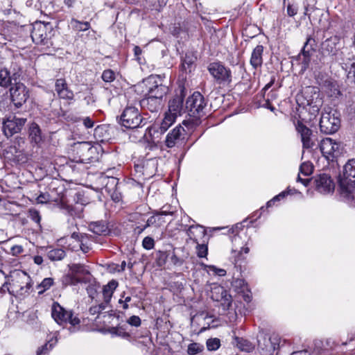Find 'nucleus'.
I'll return each instance as SVG.
<instances>
[{
  "label": "nucleus",
  "instance_id": "nucleus-21",
  "mask_svg": "<svg viewBox=\"0 0 355 355\" xmlns=\"http://www.w3.org/2000/svg\"><path fill=\"white\" fill-rule=\"evenodd\" d=\"M117 286V282H116L115 280H112L107 284L105 285L103 288L102 292L103 302L102 303L107 306L109 308H110V300L112 299L114 291L116 288Z\"/></svg>",
  "mask_w": 355,
  "mask_h": 355
},
{
  "label": "nucleus",
  "instance_id": "nucleus-64",
  "mask_svg": "<svg viewBox=\"0 0 355 355\" xmlns=\"http://www.w3.org/2000/svg\"><path fill=\"white\" fill-rule=\"evenodd\" d=\"M171 260L174 265L180 266L183 263V260L178 258L175 253L171 255Z\"/></svg>",
  "mask_w": 355,
  "mask_h": 355
},
{
  "label": "nucleus",
  "instance_id": "nucleus-3",
  "mask_svg": "<svg viewBox=\"0 0 355 355\" xmlns=\"http://www.w3.org/2000/svg\"><path fill=\"white\" fill-rule=\"evenodd\" d=\"M320 130L326 135L334 134L340 125V120L336 110L325 111L322 113L320 120Z\"/></svg>",
  "mask_w": 355,
  "mask_h": 355
},
{
  "label": "nucleus",
  "instance_id": "nucleus-25",
  "mask_svg": "<svg viewBox=\"0 0 355 355\" xmlns=\"http://www.w3.org/2000/svg\"><path fill=\"white\" fill-rule=\"evenodd\" d=\"M89 230L98 235H105L109 232L107 223L103 220L91 223Z\"/></svg>",
  "mask_w": 355,
  "mask_h": 355
},
{
  "label": "nucleus",
  "instance_id": "nucleus-47",
  "mask_svg": "<svg viewBox=\"0 0 355 355\" xmlns=\"http://www.w3.org/2000/svg\"><path fill=\"white\" fill-rule=\"evenodd\" d=\"M313 166L309 162H304L300 167V171L304 175H309L312 173Z\"/></svg>",
  "mask_w": 355,
  "mask_h": 355
},
{
  "label": "nucleus",
  "instance_id": "nucleus-39",
  "mask_svg": "<svg viewBox=\"0 0 355 355\" xmlns=\"http://www.w3.org/2000/svg\"><path fill=\"white\" fill-rule=\"evenodd\" d=\"M277 97V93L275 91H270L268 95L267 98L264 99V103L262 104V106L266 107L271 111H274L275 110V107L271 105V101L275 99Z\"/></svg>",
  "mask_w": 355,
  "mask_h": 355
},
{
  "label": "nucleus",
  "instance_id": "nucleus-8",
  "mask_svg": "<svg viewBox=\"0 0 355 355\" xmlns=\"http://www.w3.org/2000/svg\"><path fill=\"white\" fill-rule=\"evenodd\" d=\"M185 96L184 88L181 87L178 92L169 100L168 104V112L172 116L177 118L182 114L186 113V103H184V98Z\"/></svg>",
  "mask_w": 355,
  "mask_h": 355
},
{
  "label": "nucleus",
  "instance_id": "nucleus-29",
  "mask_svg": "<svg viewBox=\"0 0 355 355\" xmlns=\"http://www.w3.org/2000/svg\"><path fill=\"white\" fill-rule=\"evenodd\" d=\"M47 257L53 261H60L64 258L66 253L61 248H48L46 252Z\"/></svg>",
  "mask_w": 355,
  "mask_h": 355
},
{
  "label": "nucleus",
  "instance_id": "nucleus-61",
  "mask_svg": "<svg viewBox=\"0 0 355 355\" xmlns=\"http://www.w3.org/2000/svg\"><path fill=\"white\" fill-rule=\"evenodd\" d=\"M50 200L49 195L47 193H41L37 198V202L38 203H46Z\"/></svg>",
  "mask_w": 355,
  "mask_h": 355
},
{
  "label": "nucleus",
  "instance_id": "nucleus-58",
  "mask_svg": "<svg viewBox=\"0 0 355 355\" xmlns=\"http://www.w3.org/2000/svg\"><path fill=\"white\" fill-rule=\"evenodd\" d=\"M24 251V248L21 245H15L10 248V252L14 256H17L21 254Z\"/></svg>",
  "mask_w": 355,
  "mask_h": 355
},
{
  "label": "nucleus",
  "instance_id": "nucleus-17",
  "mask_svg": "<svg viewBox=\"0 0 355 355\" xmlns=\"http://www.w3.org/2000/svg\"><path fill=\"white\" fill-rule=\"evenodd\" d=\"M78 153H80V157L77 162L89 163L92 161V155L96 151V149L90 146L89 143H79L77 146Z\"/></svg>",
  "mask_w": 355,
  "mask_h": 355
},
{
  "label": "nucleus",
  "instance_id": "nucleus-40",
  "mask_svg": "<svg viewBox=\"0 0 355 355\" xmlns=\"http://www.w3.org/2000/svg\"><path fill=\"white\" fill-rule=\"evenodd\" d=\"M108 309L109 307L107 306L101 302L97 305L92 306L89 309V313L92 315H98L102 311H106Z\"/></svg>",
  "mask_w": 355,
  "mask_h": 355
},
{
  "label": "nucleus",
  "instance_id": "nucleus-28",
  "mask_svg": "<svg viewBox=\"0 0 355 355\" xmlns=\"http://www.w3.org/2000/svg\"><path fill=\"white\" fill-rule=\"evenodd\" d=\"M197 58L193 52H187L182 59V67L186 72L191 71V67L196 61Z\"/></svg>",
  "mask_w": 355,
  "mask_h": 355
},
{
  "label": "nucleus",
  "instance_id": "nucleus-13",
  "mask_svg": "<svg viewBox=\"0 0 355 355\" xmlns=\"http://www.w3.org/2000/svg\"><path fill=\"white\" fill-rule=\"evenodd\" d=\"M26 121V119L10 116L3 122V132L7 137H11L19 132Z\"/></svg>",
  "mask_w": 355,
  "mask_h": 355
},
{
  "label": "nucleus",
  "instance_id": "nucleus-7",
  "mask_svg": "<svg viewBox=\"0 0 355 355\" xmlns=\"http://www.w3.org/2000/svg\"><path fill=\"white\" fill-rule=\"evenodd\" d=\"M51 36V28L49 24L37 22L33 25L31 37L37 44L49 45Z\"/></svg>",
  "mask_w": 355,
  "mask_h": 355
},
{
  "label": "nucleus",
  "instance_id": "nucleus-23",
  "mask_svg": "<svg viewBox=\"0 0 355 355\" xmlns=\"http://www.w3.org/2000/svg\"><path fill=\"white\" fill-rule=\"evenodd\" d=\"M263 47L262 45H257L252 51L250 58V64L254 69L261 67L263 63L262 55Z\"/></svg>",
  "mask_w": 355,
  "mask_h": 355
},
{
  "label": "nucleus",
  "instance_id": "nucleus-45",
  "mask_svg": "<svg viewBox=\"0 0 355 355\" xmlns=\"http://www.w3.org/2000/svg\"><path fill=\"white\" fill-rule=\"evenodd\" d=\"M71 270L73 272L80 275H87L89 274V270L81 264H73L71 266Z\"/></svg>",
  "mask_w": 355,
  "mask_h": 355
},
{
  "label": "nucleus",
  "instance_id": "nucleus-32",
  "mask_svg": "<svg viewBox=\"0 0 355 355\" xmlns=\"http://www.w3.org/2000/svg\"><path fill=\"white\" fill-rule=\"evenodd\" d=\"M235 340L236 346L242 351L250 352L254 349L253 344L246 339L236 337Z\"/></svg>",
  "mask_w": 355,
  "mask_h": 355
},
{
  "label": "nucleus",
  "instance_id": "nucleus-48",
  "mask_svg": "<svg viewBox=\"0 0 355 355\" xmlns=\"http://www.w3.org/2000/svg\"><path fill=\"white\" fill-rule=\"evenodd\" d=\"M60 98L63 99L71 100L73 98V93L68 87L64 89L60 90L58 94Z\"/></svg>",
  "mask_w": 355,
  "mask_h": 355
},
{
  "label": "nucleus",
  "instance_id": "nucleus-19",
  "mask_svg": "<svg viewBox=\"0 0 355 355\" xmlns=\"http://www.w3.org/2000/svg\"><path fill=\"white\" fill-rule=\"evenodd\" d=\"M154 84L149 88L148 95L157 98L163 102V97L168 92V87L162 83H158L156 80L153 82Z\"/></svg>",
  "mask_w": 355,
  "mask_h": 355
},
{
  "label": "nucleus",
  "instance_id": "nucleus-16",
  "mask_svg": "<svg viewBox=\"0 0 355 355\" xmlns=\"http://www.w3.org/2000/svg\"><path fill=\"white\" fill-rule=\"evenodd\" d=\"M295 128L297 132L300 135L303 148L307 149L312 148L315 146V141L312 137V130L301 121H297Z\"/></svg>",
  "mask_w": 355,
  "mask_h": 355
},
{
  "label": "nucleus",
  "instance_id": "nucleus-60",
  "mask_svg": "<svg viewBox=\"0 0 355 355\" xmlns=\"http://www.w3.org/2000/svg\"><path fill=\"white\" fill-rule=\"evenodd\" d=\"M53 347V344L49 345V349L48 348V343L38 348L37 350V355H42L46 354L50 349Z\"/></svg>",
  "mask_w": 355,
  "mask_h": 355
},
{
  "label": "nucleus",
  "instance_id": "nucleus-18",
  "mask_svg": "<svg viewBox=\"0 0 355 355\" xmlns=\"http://www.w3.org/2000/svg\"><path fill=\"white\" fill-rule=\"evenodd\" d=\"M176 119L175 116L166 112L164 118L157 129L156 130L155 128H153L150 130V135L155 136V134L158 133L164 134L175 122Z\"/></svg>",
  "mask_w": 355,
  "mask_h": 355
},
{
  "label": "nucleus",
  "instance_id": "nucleus-30",
  "mask_svg": "<svg viewBox=\"0 0 355 355\" xmlns=\"http://www.w3.org/2000/svg\"><path fill=\"white\" fill-rule=\"evenodd\" d=\"M227 291L220 286H216L211 288V297L214 301L219 302L226 296Z\"/></svg>",
  "mask_w": 355,
  "mask_h": 355
},
{
  "label": "nucleus",
  "instance_id": "nucleus-59",
  "mask_svg": "<svg viewBox=\"0 0 355 355\" xmlns=\"http://www.w3.org/2000/svg\"><path fill=\"white\" fill-rule=\"evenodd\" d=\"M320 107L318 105H313L312 103L309 104V113L315 117L317 114L319 112Z\"/></svg>",
  "mask_w": 355,
  "mask_h": 355
},
{
  "label": "nucleus",
  "instance_id": "nucleus-1",
  "mask_svg": "<svg viewBox=\"0 0 355 355\" xmlns=\"http://www.w3.org/2000/svg\"><path fill=\"white\" fill-rule=\"evenodd\" d=\"M340 196L350 206H355V159H351L344 165L343 173L339 175Z\"/></svg>",
  "mask_w": 355,
  "mask_h": 355
},
{
  "label": "nucleus",
  "instance_id": "nucleus-5",
  "mask_svg": "<svg viewBox=\"0 0 355 355\" xmlns=\"http://www.w3.org/2000/svg\"><path fill=\"white\" fill-rule=\"evenodd\" d=\"M319 147L323 156L328 160L333 162L342 152L341 144L329 137L322 139Z\"/></svg>",
  "mask_w": 355,
  "mask_h": 355
},
{
  "label": "nucleus",
  "instance_id": "nucleus-44",
  "mask_svg": "<svg viewBox=\"0 0 355 355\" xmlns=\"http://www.w3.org/2000/svg\"><path fill=\"white\" fill-rule=\"evenodd\" d=\"M80 248L82 250V251L85 253L88 252L89 250L91 249V244L89 243L88 235L83 236V237L80 239Z\"/></svg>",
  "mask_w": 355,
  "mask_h": 355
},
{
  "label": "nucleus",
  "instance_id": "nucleus-43",
  "mask_svg": "<svg viewBox=\"0 0 355 355\" xmlns=\"http://www.w3.org/2000/svg\"><path fill=\"white\" fill-rule=\"evenodd\" d=\"M168 257V254H167L166 252L158 251L156 253L155 258L157 266H163L166 263Z\"/></svg>",
  "mask_w": 355,
  "mask_h": 355
},
{
  "label": "nucleus",
  "instance_id": "nucleus-54",
  "mask_svg": "<svg viewBox=\"0 0 355 355\" xmlns=\"http://www.w3.org/2000/svg\"><path fill=\"white\" fill-rule=\"evenodd\" d=\"M55 87V91H56L57 94H58L60 90H62V89H64L65 88H67V85L65 80L62 79V78L56 80Z\"/></svg>",
  "mask_w": 355,
  "mask_h": 355
},
{
  "label": "nucleus",
  "instance_id": "nucleus-12",
  "mask_svg": "<svg viewBox=\"0 0 355 355\" xmlns=\"http://www.w3.org/2000/svg\"><path fill=\"white\" fill-rule=\"evenodd\" d=\"M186 130L181 125H178L171 130L165 139V144L168 148H173L182 144L184 140Z\"/></svg>",
  "mask_w": 355,
  "mask_h": 355
},
{
  "label": "nucleus",
  "instance_id": "nucleus-41",
  "mask_svg": "<svg viewBox=\"0 0 355 355\" xmlns=\"http://www.w3.org/2000/svg\"><path fill=\"white\" fill-rule=\"evenodd\" d=\"M110 333L123 338H128L130 337L129 333L126 332L125 329L123 327H112L110 329Z\"/></svg>",
  "mask_w": 355,
  "mask_h": 355
},
{
  "label": "nucleus",
  "instance_id": "nucleus-63",
  "mask_svg": "<svg viewBox=\"0 0 355 355\" xmlns=\"http://www.w3.org/2000/svg\"><path fill=\"white\" fill-rule=\"evenodd\" d=\"M83 123L86 128H92L94 126V121L89 116L83 119Z\"/></svg>",
  "mask_w": 355,
  "mask_h": 355
},
{
  "label": "nucleus",
  "instance_id": "nucleus-53",
  "mask_svg": "<svg viewBox=\"0 0 355 355\" xmlns=\"http://www.w3.org/2000/svg\"><path fill=\"white\" fill-rule=\"evenodd\" d=\"M288 193L287 191L281 192L279 194L277 195L272 199H271L267 202V207H272L276 201H279L280 200L283 199L284 198H285L286 196L288 195Z\"/></svg>",
  "mask_w": 355,
  "mask_h": 355
},
{
  "label": "nucleus",
  "instance_id": "nucleus-9",
  "mask_svg": "<svg viewBox=\"0 0 355 355\" xmlns=\"http://www.w3.org/2000/svg\"><path fill=\"white\" fill-rule=\"evenodd\" d=\"M11 100L15 107H20L28 98V90L21 83H17L10 89Z\"/></svg>",
  "mask_w": 355,
  "mask_h": 355
},
{
  "label": "nucleus",
  "instance_id": "nucleus-37",
  "mask_svg": "<svg viewBox=\"0 0 355 355\" xmlns=\"http://www.w3.org/2000/svg\"><path fill=\"white\" fill-rule=\"evenodd\" d=\"M11 83V77L6 69H0V86L8 87Z\"/></svg>",
  "mask_w": 355,
  "mask_h": 355
},
{
  "label": "nucleus",
  "instance_id": "nucleus-52",
  "mask_svg": "<svg viewBox=\"0 0 355 355\" xmlns=\"http://www.w3.org/2000/svg\"><path fill=\"white\" fill-rule=\"evenodd\" d=\"M30 218L37 224H40L41 217L37 210L35 209H31L28 211Z\"/></svg>",
  "mask_w": 355,
  "mask_h": 355
},
{
  "label": "nucleus",
  "instance_id": "nucleus-33",
  "mask_svg": "<svg viewBox=\"0 0 355 355\" xmlns=\"http://www.w3.org/2000/svg\"><path fill=\"white\" fill-rule=\"evenodd\" d=\"M107 127L105 125H98L94 130V137L100 141H103L108 139L109 134L107 132Z\"/></svg>",
  "mask_w": 355,
  "mask_h": 355
},
{
  "label": "nucleus",
  "instance_id": "nucleus-34",
  "mask_svg": "<svg viewBox=\"0 0 355 355\" xmlns=\"http://www.w3.org/2000/svg\"><path fill=\"white\" fill-rule=\"evenodd\" d=\"M219 306L221 308L223 311V314H225L226 311H230L231 309L232 305V298L231 295L228 293L226 294V296L222 299V300L218 302Z\"/></svg>",
  "mask_w": 355,
  "mask_h": 355
},
{
  "label": "nucleus",
  "instance_id": "nucleus-20",
  "mask_svg": "<svg viewBox=\"0 0 355 355\" xmlns=\"http://www.w3.org/2000/svg\"><path fill=\"white\" fill-rule=\"evenodd\" d=\"M141 106L147 108L151 112H158L163 105V102L157 98L148 95V97L142 99L140 102Z\"/></svg>",
  "mask_w": 355,
  "mask_h": 355
},
{
  "label": "nucleus",
  "instance_id": "nucleus-46",
  "mask_svg": "<svg viewBox=\"0 0 355 355\" xmlns=\"http://www.w3.org/2000/svg\"><path fill=\"white\" fill-rule=\"evenodd\" d=\"M102 79L106 83H111L115 80V73L111 69H106L103 72Z\"/></svg>",
  "mask_w": 355,
  "mask_h": 355
},
{
  "label": "nucleus",
  "instance_id": "nucleus-2",
  "mask_svg": "<svg viewBox=\"0 0 355 355\" xmlns=\"http://www.w3.org/2000/svg\"><path fill=\"white\" fill-rule=\"evenodd\" d=\"M207 105L204 96L198 92H194L186 101V110L189 119L184 120L182 123L191 129L200 123V119L205 115L204 109Z\"/></svg>",
  "mask_w": 355,
  "mask_h": 355
},
{
  "label": "nucleus",
  "instance_id": "nucleus-50",
  "mask_svg": "<svg viewBox=\"0 0 355 355\" xmlns=\"http://www.w3.org/2000/svg\"><path fill=\"white\" fill-rule=\"evenodd\" d=\"M196 251L197 255L200 257H206L207 255L208 248L206 245L197 243Z\"/></svg>",
  "mask_w": 355,
  "mask_h": 355
},
{
  "label": "nucleus",
  "instance_id": "nucleus-55",
  "mask_svg": "<svg viewBox=\"0 0 355 355\" xmlns=\"http://www.w3.org/2000/svg\"><path fill=\"white\" fill-rule=\"evenodd\" d=\"M208 268L210 272H212L214 274L217 275L218 276L223 277L226 275V270L222 268H218L214 266H208Z\"/></svg>",
  "mask_w": 355,
  "mask_h": 355
},
{
  "label": "nucleus",
  "instance_id": "nucleus-56",
  "mask_svg": "<svg viewBox=\"0 0 355 355\" xmlns=\"http://www.w3.org/2000/svg\"><path fill=\"white\" fill-rule=\"evenodd\" d=\"M297 6L290 3L287 6L286 12L289 17H294L297 13Z\"/></svg>",
  "mask_w": 355,
  "mask_h": 355
},
{
  "label": "nucleus",
  "instance_id": "nucleus-31",
  "mask_svg": "<svg viewBox=\"0 0 355 355\" xmlns=\"http://www.w3.org/2000/svg\"><path fill=\"white\" fill-rule=\"evenodd\" d=\"M71 28L76 31H85L90 28V24L88 21H80L76 19L71 20Z\"/></svg>",
  "mask_w": 355,
  "mask_h": 355
},
{
  "label": "nucleus",
  "instance_id": "nucleus-35",
  "mask_svg": "<svg viewBox=\"0 0 355 355\" xmlns=\"http://www.w3.org/2000/svg\"><path fill=\"white\" fill-rule=\"evenodd\" d=\"M165 221L161 218L157 212L150 218L146 221V224L144 225V228H147L151 225H155L159 227L163 225Z\"/></svg>",
  "mask_w": 355,
  "mask_h": 355
},
{
  "label": "nucleus",
  "instance_id": "nucleus-42",
  "mask_svg": "<svg viewBox=\"0 0 355 355\" xmlns=\"http://www.w3.org/2000/svg\"><path fill=\"white\" fill-rule=\"evenodd\" d=\"M207 349L209 351H215L220 346V341L218 338H209L206 343Z\"/></svg>",
  "mask_w": 355,
  "mask_h": 355
},
{
  "label": "nucleus",
  "instance_id": "nucleus-62",
  "mask_svg": "<svg viewBox=\"0 0 355 355\" xmlns=\"http://www.w3.org/2000/svg\"><path fill=\"white\" fill-rule=\"evenodd\" d=\"M76 202L78 204H80L81 205H85L88 203L87 200L84 198L83 195L80 193H77L76 195Z\"/></svg>",
  "mask_w": 355,
  "mask_h": 355
},
{
  "label": "nucleus",
  "instance_id": "nucleus-14",
  "mask_svg": "<svg viewBox=\"0 0 355 355\" xmlns=\"http://www.w3.org/2000/svg\"><path fill=\"white\" fill-rule=\"evenodd\" d=\"M316 48L317 44L315 39L311 36H309L306 38V41L304 43V46L302 49V55L303 56L302 63L304 69L309 67L311 61V58L313 55V54L315 53Z\"/></svg>",
  "mask_w": 355,
  "mask_h": 355
},
{
  "label": "nucleus",
  "instance_id": "nucleus-57",
  "mask_svg": "<svg viewBox=\"0 0 355 355\" xmlns=\"http://www.w3.org/2000/svg\"><path fill=\"white\" fill-rule=\"evenodd\" d=\"M128 323L134 327H139L141 324V319L139 316L132 315L128 320Z\"/></svg>",
  "mask_w": 355,
  "mask_h": 355
},
{
  "label": "nucleus",
  "instance_id": "nucleus-26",
  "mask_svg": "<svg viewBox=\"0 0 355 355\" xmlns=\"http://www.w3.org/2000/svg\"><path fill=\"white\" fill-rule=\"evenodd\" d=\"M187 234L191 239L198 243V239L205 235V230L202 226L191 225L187 231Z\"/></svg>",
  "mask_w": 355,
  "mask_h": 355
},
{
  "label": "nucleus",
  "instance_id": "nucleus-15",
  "mask_svg": "<svg viewBox=\"0 0 355 355\" xmlns=\"http://www.w3.org/2000/svg\"><path fill=\"white\" fill-rule=\"evenodd\" d=\"M340 37L332 36L325 40L321 44V52L323 55H336L340 49Z\"/></svg>",
  "mask_w": 355,
  "mask_h": 355
},
{
  "label": "nucleus",
  "instance_id": "nucleus-10",
  "mask_svg": "<svg viewBox=\"0 0 355 355\" xmlns=\"http://www.w3.org/2000/svg\"><path fill=\"white\" fill-rule=\"evenodd\" d=\"M208 70L219 83H230L232 81L231 71L218 62L211 63L208 67Z\"/></svg>",
  "mask_w": 355,
  "mask_h": 355
},
{
  "label": "nucleus",
  "instance_id": "nucleus-51",
  "mask_svg": "<svg viewBox=\"0 0 355 355\" xmlns=\"http://www.w3.org/2000/svg\"><path fill=\"white\" fill-rule=\"evenodd\" d=\"M142 246L146 250H151L155 246V241L152 237L146 236L142 241Z\"/></svg>",
  "mask_w": 355,
  "mask_h": 355
},
{
  "label": "nucleus",
  "instance_id": "nucleus-22",
  "mask_svg": "<svg viewBox=\"0 0 355 355\" xmlns=\"http://www.w3.org/2000/svg\"><path fill=\"white\" fill-rule=\"evenodd\" d=\"M28 280L29 277H27L26 273H22L21 275H19L18 279L12 280V284L15 288H19L21 294H23L24 293L28 292L31 286Z\"/></svg>",
  "mask_w": 355,
  "mask_h": 355
},
{
  "label": "nucleus",
  "instance_id": "nucleus-36",
  "mask_svg": "<svg viewBox=\"0 0 355 355\" xmlns=\"http://www.w3.org/2000/svg\"><path fill=\"white\" fill-rule=\"evenodd\" d=\"M268 341L270 343V346L268 345H264V347H266L269 351H275L278 349L280 343V338L277 334H272L269 337Z\"/></svg>",
  "mask_w": 355,
  "mask_h": 355
},
{
  "label": "nucleus",
  "instance_id": "nucleus-24",
  "mask_svg": "<svg viewBox=\"0 0 355 355\" xmlns=\"http://www.w3.org/2000/svg\"><path fill=\"white\" fill-rule=\"evenodd\" d=\"M342 68L347 71L355 62V58L347 49L342 51L338 59Z\"/></svg>",
  "mask_w": 355,
  "mask_h": 355
},
{
  "label": "nucleus",
  "instance_id": "nucleus-11",
  "mask_svg": "<svg viewBox=\"0 0 355 355\" xmlns=\"http://www.w3.org/2000/svg\"><path fill=\"white\" fill-rule=\"evenodd\" d=\"M315 189L320 193L327 194L334 191V183L331 177L326 173H321L314 178Z\"/></svg>",
  "mask_w": 355,
  "mask_h": 355
},
{
  "label": "nucleus",
  "instance_id": "nucleus-38",
  "mask_svg": "<svg viewBox=\"0 0 355 355\" xmlns=\"http://www.w3.org/2000/svg\"><path fill=\"white\" fill-rule=\"evenodd\" d=\"M204 350V346L198 343H193L188 345L187 353L189 355H196Z\"/></svg>",
  "mask_w": 355,
  "mask_h": 355
},
{
  "label": "nucleus",
  "instance_id": "nucleus-27",
  "mask_svg": "<svg viewBox=\"0 0 355 355\" xmlns=\"http://www.w3.org/2000/svg\"><path fill=\"white\" fill-rule=\"evenodd\" d=\"M29 137L31 138V141L34 142L35 144H37L42 141V137L41 130L37 123H33L30 125Z\"/></svg>",
  "mask_w": 355,
  "mask_h": 355
},
{
  "label": "nucleus",
  "instance_id": "nucleus-4",
  "mask_svg": "<svg viewBox=\"0 0 355 355\" xmlns=\"http://www.w3.org/2000/svg\"><path fill=\"white\" fill-rule=\"evenodd\" d=\"M51 315L54 320L60 325L69 323L75 327L80 324V319L73 316L71 311L66 310L58 302H53L52 305Z\"/></svg>",
  "mask_w": 355,
  "mask_h": 355
},
{
  "label": "nucleus",
  "instance_id": "nucleus-49",
  "mask_svg": "<svg viewBox=\"0 0 355 355\" xmlns=\"http://www.w3.org/2000/svg\"><path fill=\"white\" fill-rule=\"evenodd\" d=\"M53 283V279L52 278H45L42 280L41 284L39 285V288H42V290L40 291L39 293H42L44 291L48 290Z\"/></svg>",
  "mask_w": 355,
  "mask_h": 355
},
{
  "label": "nucleus",
  "instance_id": "nucleus-6",
  "mask_svg": "<svg viewBox=\"0 0 355 355\" xmlns=\"http://www.w3.org/2000/svg\"><path fill=\"white\" fill-rule=\"evenodd\" d=\"M143 120L138 109L127 106L120 116V123L126 128L134 129L139 126Z\"/></svg>",
  "mask_w": 355,
  "mask_h": 355
}]
</instances>
